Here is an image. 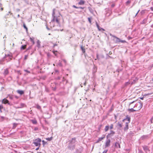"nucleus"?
Listing matches in <instances>:
<instances>
[{"mask_svg": "<svg viewBox=\"0 0 153 153\" xmlns=\"http://www.w3.org/2000/svg\"><path fill=\"white\" fill-rule=\"evenodd\" d=\"M63 61L65 63H66V61L65 59H63Z\"/></svg>", "mask_w": 153, "mask_h": 153, "instance_id": "obj_57", "label": "nucleus"}, {"mask_svg": "<svg viewBox=\"0 0 153 153\" xmlns=\"http://www.w3.org/2000/svg\"><path fill=\"white\" fill-rule=\"evenodd\" d=\"M150 9L152 11H153V7H151L150 8Z\"/></svg>", "mask_w": 153, "mask_h": 153, "instance_id": "obj_62", "label": "nucleus"}, {"mask_svg": "<svg viewBox=\"0 0 153 153\" xmlns=\"http://www.w3.org/2000/svg\"><path fill=\"white\" fill-rule=\"evenodd\" d=\"M7 56H9V58H10V60H11L12 59V58L13 57V56L12 55H10V54H7Z\"/></svg>", "mask_w": 153, "mask_h": 153, "instance_id": "obj_30", "label": "nucleus"}, {"mask_svg": "<svg viewBox=\"0 0 153 153\" xmlns=\"http://www.w3.org/2000/svg\"><path fill=\"white\" fill-rule=\"evenodd\" d=\"M111 140L109 139H107L105 142V148L109 147L110 146Z\"/></svg>", "mask_w": 153, "mask_h": 153, "instance_id": "obj_7", "label": "nucleus"}, {"mask_svg": "<svg viewBox=\"0 0 153 153\" xmlns=\"http://www.w3.org/2000/svg\"><path fill=\"white\" fill-rule=\"evenodd\" d=\"M76 137H74V138H72V139L71 140V141H70V143H71L72 144L74 143H75L76 142Z\"/></svg>", "mask_w": 153, "mask_h": 153, "instance_id": "obj_15", "label": "nucleus"}, {"mask_svg": "<svg viewBox=\"0 0 153 153\" xmlns=\"http://www.w3.org/2000/svg\"><path fill=\"white\" fill-rule=\"evenodd\" d=\"M145 152L146 153H150V151L148 147L144 145L142 146Z\"/></svg>", "mask_w": 153, "mask_h": 153, "instance_id": "obj_5", "label": "nucleus"}, {"mask_svg": "<svg viewBox=\"0 0 153 153\" xmlns=\"http://www.w3.org/2000/svg\"><path fill=\"white\" fill-rule=\"evenodd\" d=\"M17 93L21 95H22L24 93V92L23 91L20 90H17Z\"/></svg>", "mask_w": 153, "mask_h": 153, "instance_id": "obj_16", "label": "nucleus"}, {"mask_svg": "<svg viewBox=\"0 0 153 153\" xmlns=\"http://www.w3.org/2000/svg\"><path fill=\"white\" fill-rule=\"evenodd\" d=\"M2 103L5 104H7L10 105H11L10 104V103L9 102V101L5 98H4L2 100Z\"/></svg>", "mask_w": 153, "mask_h": 153, "instance_id": "obj_8", "label": "nucleus"}, {"mask_svg": "<svg viewBox=\"0 0 153 153\" xmlns=\"http://www.w3.org/2000/svg\"><path fill=\"white\" fill-rule=\"evenodd\" d=\"M28 56V55H25V57H24V60H26L27 59Z\"/></svg>", "mask_w": 153, "mask_h": 153, "instance_id": "obj_39", "label": "nucleus"}, {"mask_svg": "<svg viewBox=\"0 0 153 153\" xmlns=\"http://www.w3.org/2000/svg\"><path fill=\"white\" fill-rule=\"evenodd\" d=\"M53 53H54V54H55V56H56V55H57V51H54L53 52Z\"/></svg>", "mask_w": 153, "mask_h": 153, "instance_id": "obj_53", "label": "nucleus"}, {"mask_svg": "<svg viewBox=\"0 0 153 153\" xmlns=\"http://www.w3.org/2000/svg\"><path fill=\"white\" fill-rule=\"evenodd\" d=\"M42 142L43 143H42L43 145V146H44L45 145V144L46 143V142H45V141L44 140H43L42 141Z\"/></svg>", "mask_w": 153, "mask_h": 153, "instance_id": "obj_46", "label": "nucleus"}, {"mask_svg": "<svg viewBox=\"0 0 153 153\" xmlns=\"http://www.w3.org/2000/svg\"><path fill=\"white\" fill-rule=\"evenodd\" d=\"M26 47V45H22L21 47V50H24L25 49Z\"/></svg>", "mask_w": 153, "mask_h": 153, "instance_id": "obj_23", "label": "nucleus"}, {"mask_svg": "<svg viewBox=\"0 0 153 153\" xmlns=\"http://www.w3.org/2000/svg\"><path fill=\"white\" fill-rule=\"evenodd\" d=\"M97 58L98 59H99L98 55V54H97Z\"/></svg>", "mask_w": 153, "mask_h": 153, "instance_id": "obj_64", "label": "nucleus"}, {"mask_svg": "<svg viewBox=\"0 0 153 153\" xmlns=\"http://www.w3.org/2000/svg\"><path fill=\"white\" fill-rule=\"evenodd\" d=\"M88 9L89 10V11L91 12H92V9H91V8L90 7H88Z\"/></svg>", "mask_w": 153, "mask_h": 153, "instance_id": "obj_43", "label": "nucleus"}, {"mask_svg": "<svg viewBox=\"0 0 153 153\" xmlns=\"http://www.w3.org/2000/svg\"><path fill=\"white\" fill-rule=\"evenodd\" d=\"M9 73L8 70L7 68H6L4 70L3 74L4 76L7 75Z\"/></svg>", "mask_w": 153, "mask_h": 153, "instance_id": "obj_14", "label": "nucleus"}, {"mask_svg": "<svg viewBox=\"0 0 153 153\" xmlns=\"http://www.w3.org/2000/svg\"><path fill=\"white\" fill-rule=\"evenodd\" d=\"M85 1H84L81 0L79 2L78 4L80 5L84 4L85 3Z\"/></svg>", "mask_w": 153, "mask_h": 153, "instance_id": "obj_19", "label": "nucleus"}, {"mask_svg": "<svg viewBox=\"0 0 153 153\" xmlns=\"http://www.w3.org/2000/svg\"><path fill=\"white\" fill-rule=\"evenodd\" d=\"M131 3V1L130 0H128L126 2V5H128V4H129Z\"/></svg>", "mask_w": 153, "mask_h": 153, "instance_id": "obj_38", "label": "nucleus"}, {"mask_svg": "<svg viewBox=\"0 0 153 153\" xmlns=\"http://www.w3.org/2000/svg\"><path fill=\"white\" fill-rule=\"evenodd\" d=\"M101 126H102V125H100V126H99V130H100V128H101Z\"/></svg>", "mask_w": 153, "mask_h": 153, "instance_id": "obj_60", "label": "nucleus"}, {"mask_svg": "<svg viewBox=\"0 0 153 153\" xmlns=\"http://www.w3.org/2000/svg\"><path fill=\"white\" fill-rule=\"evenodd\" d=\"M75 145L71 143H69L68 146V148L70 150H73L75 149Z\"/></svg>", "mask_w": 153, "mask_h": 153, "instance_id": "obj_6", "label": "nucleus"}, {"mask_svg": "<svg viewBox=\"0 0 153 153\" xmlns=\"http://www.w3.org/2000/svg\"><path fill=\"white\" fill-rule=\"evenodd\" d=\"M25 105V104H23V103H22L21 104V106L22 107H23Z\"/></svg>", "mask_w": 153, "mask_h": 153, "instance_id": "obj_59", "label": "nucleus"}, {"mask_svg": "<svg viewBox=\"0 0 153 153\" xmlns=\"http://www.w3.org/2000/svg\"><path fill=\"white\" fill-rule=\"evenodd\" d=\"M88 21H89V23H91V18H88Z\"/></svg>", "mask_w": 153, "mask_h": 153, "instance_id": "obj_49", "label": "nucleus"}, {"mask_svg": "<svg viewBox=\"0 0 153 153\" xmlns=\"http://www.w3.org/2000/svg\"><path fill=\"white\" fill-rule=\"evenodd\" d=\"M108 151L107 150H105L102 153H106Z\"/></svg>", "mask_w": 153, "mask_h": 153, "instance_id": "obj_51", "label": "nucleus"}, {"mask_svg": "<svg viewBox=\"0 0 153 153\" xmlns=\"http://www.w3.org/2000/svg\"><path fill=\"white\" fill-rule=\"evenodd\" d=\"M128 40H130V39H132V38L130 36H128Z\"/></svg>", "mask_w": 153, "mask_h": 153, "instance_id": "obj_56", "label": "nucleus"}, {"mask_svg": "<svg viewBox=\"0 0 153 153\" xmlns=\"http://www.w3.org/2000/svg\"><path fill=\"white\" fill-rule=\"evenodd\" d=\"M34 38L33 37H30V41L32 42V45H33L35 44V42L34 41Z\"/></svg>", "mask_w": 153, "mask_h": 153, "instance_id": "obj_18", "label": "nucleus"}, {"mask_svg": "<svg viewBox=\"0 0 153 153\" xmlns=\"http://www.w3.org/2000/svg\"><path fill=\"white\" fill-rule=\"evenodd\" d=\"M53 138L52 137H48L46 138V139L48 141H50L52 140Z\"/></svg>", "mask_w": 153, "mask_h": 153, "instance_id": "obj_27", "label": "nucleus"}, {"mask_svg": "<svg viewBox=\"0 0 153 153\" xmlns=\"http://www.w3.org/2000/svg\"><path fill=\"white\" fill-rule=\"evenodd\" d=\"M3 108V106L2 105H0V111L1 112V110Z\"/></svg>", "mask_w": 153, "mask_h": 153, "instance_id": "obj_42", "label": "nucleus"}, {"mask_svg": "<svg viewBox=\"0 0 153 153\" xmlns=\"http://www.w3.org/2000/svg\"><path fill=\"white\" fill-rule=\"evenodd\" d=\"M136 100H135V101H134L131 102H130L129 103V107H130L131 105L134 103V102L135 101H136Z\"/></svg>", "mask_w": 153, "mask_h": 153, "instance_id": "obj_33", "label": "nucleus"}, {"mask_svg": "<svg viewBox=\"0 0 153 153\" xmlns=\"http://www.w3.org/2000/svg\"><path fill=\"white\" fill-rule=\"evenodd\" d=\"M55 9H54L53 10V13H52V16H55L54 15H55V13L54 11H55Z\"/></svg>", "mask_w": 153, "mask_h": 153, "instance_id": "obj_32", "label": "nucleus"}, {"mask_svg": "<svg viewBox=\"0 0 153 153\" xmlns=\"http://www.w3.org/2000/svg\"><path fill=\"white\" fill-rule=\"evenodd\" d=\"M56 22L58 23V24H59V20L57 19V18H56Z\"/></svg>", "mask_w": 153, "mask_h": 153, "instance_id": "obj_45", "label": "nucleus"}, {"mask_svg": "<svg viewBox=\"0 0 153 153\" xmlns=\"http://www.w3.org/2000/svg\"><path fill=\"white\" fill-rule=\"evenodd\" d=\"M0 10L2 11L3 10V8L2 7V4L0 3Z\"/></svg>", "mask_w": 153, "mask_h": 153, "instance_id": "obj_37", "label": "nucleus"}, {"mask_svg": "<svg viewBox=\"0 0 153 153\" xmlns=\"http://www.w3.org/2000/svg\"><path fill=\"white\" fill-rule=\"evenodd\" d=\"M24 71L28 73H30V72L29 71H28L27 70H24Z\"/></svg>", "mask_w": 153, "mask_h": 153, "instance_id": "obj_47", "label": "nucleus"}, {"mask_svg": "<svg viewBox=\"0 0 153 153\" xmlns=\"http://www.w3.org/2000/svg\"><path fill=\"white\" fill-rule=\"evenodd\" d=\"M128 111L131 112H134V111H137V110L135 109H134L133 108H131L130 109H128Z\"/></svg>", "mask_w": 153, "mask_h": 153, "instance_id": "obj_21", "label": "nucleus"}, {"mask_svg": "<svg viewBox=\"0 0 153 153\" xmlns=\"http://www.w3.org/2000/svg\"><path fill=\"white\" fill-rule=\"evenodd\" d=\"M32 45H31V46H29L27 49L26 51H27L28 50H30V49L31 48H32Z\"/></svg>", "mask_w": 153, "mask_h": 153, "instance_id": "obj_40", "label": "nucleus"}, {"mask_svg": "<svg viewBox=\"0 0 153 153\" xmlns=\"http://www.w3.org/2000/svg\"><path fill=\"white\" fill-rule=\"evenodd\" d=\"M17 124L16 123H14L13 124V127L14 128H15L16 126H17Z\"/></svg>", "mask_w": 153, "mask_h": 153, "instance_id": "obj_34", "label": "nucleus"}, {"mask_svg": "<svg viewBox=\"0 0 153 153\" xmlns=\"http://www.w3.org/2000/svg\"><path fill=\"white\" fill-rule=\"evenodd\" d=\"M40 42L39 40H38L37 41V46L38 48L40 47Z\"/></svg>", "mask_w": 153, "mask_h": 153, "instance_id": "obj_20", "label": "nucleus"}, {"mask_svg": "<svg viewBox=\"0 0 153 153\" xmlns=\"http://www.w3.org/2000/svg\"><path fill=\"white\" fill-rule=\"evenodd\" d=\"M113 126H114V125H113V124H111L109 127L110 129L111 130L113 128Z\"/></svg>", "mask_w": 153, "mask_h": 153, "instance_id": "obj_29", "label": "nucleus"}, {"mask_svg": "<svg viewBox=\"0 0 153 153\" xmlns=\"http://www.w3.org/2000/svg\"><path fill=\"white\" fill-rule=\"evenodd\" d=\"M140 11V10H138V11H137V13H136V14L135 15V16H136L137 15L138 13Z\"/></svg>", "mask_w": 153, "mask_h": 153, "instance_id": "obj_55", "label": "nucleus"}, {"mask_svg": "<svg viewBox=\"0 0 153 153\" xmlns=\"http://www.w3.org/2000/svg\"><path fill=\"white\" fill-rule=\"evenodd\" d=\"M81 49L82 50V53L84 54V55L85 57L86 56V54L85 53V50L84 48L82 46H81Z\"/></svg>", "mask_w": 153, "mask_h": 153, "instance_id": "obj_17", "label": "nucleus"}, {"mask_svg": "<svg viewBox=\"0 0 153 153\" xmlns=\"http://www.w3.org/2000/svg\"><path fill=\"white\" fill-rule=\"evenodd\" d=\"M31 122L33 124H36L37 123L36 120H32Z\"/></svg>", "mask_w": 153, "mask_h": 153, "instance_id": "obj_28", "label": "nucleus"}, {"mask_svg": "<svg viewBox=\"0 0 153 153\" xmlns=\"http://www.w3.org/2000/svg\"><path fill=\"white\" fill-rule=\"evenodd\" d=\"M105 138V135H103L102 136V137H99L96 143H98L100 141H102V140H103Z\"/></svg>", "mask_w": 153, "mask_h": 153, "instance_id": "obj_10", "label": "nucleus"}, {"mask_svg": "<svg viewBox=\"0 0 153 153\" xmlns=\"http://www.w3.org/2000/svg\"><path fill=\"white\" fill-rule=\"evenodd\" d=\"M53 20H52V21H55V16H53Z\"/></svg>", "mask_w": 153, "mask_h": 153, "instance_id": "obj_58", "label": "nucleus"}, {"mask_svg": "<svg viewBox=\"0 0 153 153\" xmlns=\"http://www.w3.org/2000/svg\"><path fill=\"white\" fill-rule=\"evenodd\" d=\"M139 152L140 153H143V152L141 150H139Z\"/></svg>", "mask_w": 153, "mask_h": 153, "instance_id": "obj_63", "label": "nucleus"}, {"mask_svg": "<svg viewBox=\"0 0 153 153\" xmlns=\"http://www.w3.org/2000/svg\"><path fill=\"white\" fill-rule=\"evenodd\" d=\"M117 125L119 126V128H121L122 127V125L120 123H118L117 124Z\"/></svg>", "mask_w": 153, "mask_h": 153, "instance_id": "obj_31", "label": "nucleus"}, {"mask_svg": "<svg viewBox=\"0 0 153 153\" xmlns=\"http://www.w3.org/2000/svg\"><path fill=\"white\" fill-rule=\"evenodd\" d=\"M36 108L38 109H41V106L39 105H37Z\"/></svg>", "mask_w": 153, "mask_h": 153, "instance_id": "obj_36", "label": "nucleus"}, {"mask_svg": "<svg viewBox=\"0 0 153 153\" xmlns=\"http://www.w3.org/2000/svg\"><path fill=\"white\" fill-rule=\"evenodd\" d=\"M96 25L97 26V28H99L100 26H99V25L97 23V22H96Z\"/></svg>", "mask_w": 153, "mask_h": 153, "instance_id": "obj_48", "label": "nucleus"}, {"mask_svg": "<svg viewBox=\"0 0 153 153\" xmlns=\"http://www.w3.org/2000/svg\"><path fill=\"white\" fill-rule=\"evenodd\" d=\"M109 128V126L108 125L106 126L105 127V132L108 131V130Z\"/></svg>", "mask_w": 153, "mask_h": 153, "instance_id": "obj_22", "label": "nucleus"}, {"mask_svg": "<svg viewBox=\"0 0 153 153\" xmlns=\"http://www.w3.org/2000/svg\"><path fill=\"white\" fill-rule=\"evenodd\" d=\"M130 84V83L129 82H126L125 83V85L126 86H127L128 85V84Z\"/></svg>", "mask_w": 153, "mask_h": 153, "instance_id": "obj_44", "label": "nucleus"}, {"mask_svg": "<svg viewBox=\"0 0 153 153\" xmlns=\"http://www.w3.org/2000/svg\"><path fill=\"white\" fill-rule=\"evenodd\" d=\"M145 10H142L140 13L141 14V15H143L145 13Z\"/></svg>", "mask_w": 153, "mask_h": 153, "instance_id": "obj_26", "label": "nucleus"}, {"mask_svg": "<svg viewBox=\"0 0 153 153\" xmlns=\"http://www.w3.org/2000/svg\"><path fill=\"white\" fill-rule=\"evenodd\" d=\"M143 106V103L140 100V101L137 102L133 107V108H135L137 111L140 110Z\"/></svg>", "mask_w": 153, "mask_h": 153, "instance_id": "obj_2", "label": "nucleus"}, {"mask_svg": "<svg viewBox=\"0 0 153 153\" xmlns=\"http://www.w3.org/2000/svg\"><path fill=\"white\" fill-rule=\"evenodd\" d=\"M147 22V19H144L142 22V24H145Z\"/></svg>", "mask_w": 153, "mask_h": 153, "instance_id": "obj_24", "label": "nucleus"}, {"mask_svg": "<svg viewBox=\"0 0 153 153\" xmlns=\"http://www.w3.org/2000/svg\"><path fill=\"white\" fill-rule=\"evenodd\" d=\"M115 134V132L112 131L111 130L110 133H108L106 136V138L107 139L108 138H110L113 137Z\"/></svg>", "mask_w": 153, "mask_h": 153, "instance_id": "obj_4", "label": "nucleus"}, {"mask_svg": "<svg viewBox=\"0 0 153 153\" xmlns=\"http://www.w3.org/2000/svg\"><path fill=\"white\" fill-rule=\"evenodd\" d=\"M23 26L24 28L26 30V31H27L28 29L27 28V27L26 26L25 24V23H24L23 24Z\"/></svg>", "mask_w": 153, "mask_h": 153, "instance_id": "obj_25", "label": "nucleus"}, {"mask_svg": "<svg viewBox=\"0 0 153 153\" xmlns=\"http://www.w3.org/2000/svg\"><path fill=\"white\" fill-rule=\"evenodd\" d=\"M78 8H79V9H84V7H78Z\"/></svg>", "mask_w": 153, "mask_h": 153, "instance_id": "obj_54", "label": "nucleus"}, {"mask_svg": "<svg viewBox=\"0 0 153 153\" xmlns=\"http://www.w3.org/2000/svg\"><path fill=\"white\" fill-rule=\"evenodd\" d=\"M114 6H115V5H114V4H112L111 5V7H114Z\"/></svg>", "mask_w": 153, "mask_h": 153, "instance_id": "obj_61", "label": "nucleus"}, {"mask_svg": "<svg viewBox=\"0 0 153 153\" xmlns=\"http://www.w3.org/2000/svg\"><path fill=\"white\" fill-rule=\"evenodd\" d=\"M114 146L115 147L117 148H120V144L117 142H116L115 143Z\"/></svg>", "mask_w": 153, "mask_h": 153, "instance_id": "obj_13", "label": "nucleus"}, {"mask_svg": "<svg viewBox=\"0 0 153 153\" xmlns=\"http://www.w3.org/2000/svg\"><path fill=\"white\" fill-rule=\"evenodd\" d=\"M149 137V135H143L141 137V139L142 140H143L146 139H148Z\"/></svg>", "mask_w": 153, "mask_h": 153, "instance_id": "obj_11", "label": "nucleus"}, {"mask_svg": "<svg viewBox=\"0 0 153 153\" xmlns=\"http://www.w3.org/2000/svg\"><path fill=\"white\" fill-rule=\"evenodd\" d=\"M151 122L152 123H153V116L151 118Z\"/></svg>", "mask_w": 153, "mask_h": 153, "instance_id": "obj_50", "label": "nucleus"}, {"mask_svg": "<svg viewBox=\"0 0 153 153\" xmlns=\"http://www.w3.org/2000/svg\"><path fill=\"white\" fill-rule=\"evenodd\" d=\"M58 65L60 66H62V63L60 62H59L58 64Z\"/></svg>", "mask_w": 153, "mask_h": 153, "instance_id": "obj_41", "label": "nucleus"}, {"mask_svg": "<svg viewBox=\"0 0 153 153\" xmlns=\"http://www.w3.org/2000/svg\"><path fill=\"white\" fill-rule=\"evenodd\" d=\"M41 140L39 138H37L33 140L34 142L33 143L36 146L39 147L41 145L40 142H41Z\"/></svg>", "mask_w": 153, "mask_h": 153, "instance_id": "obj_3", "label": "nucleus"}, {"mask_svg": "<svg viewBox=\"0 0 153 153\" xmlns=\"http://www.w3.org/2000/svg\"><path fill=\"white\" fill-rule=\"evenodd\" d=\"M73 7L74 8H76V9H78V7H77L76 6L74 5L73 6Z\"/></svg>", "mask_w": 153, "mask_h": 153, "instance_id": "obj_52", "label": "nucleus"}, {"mask_svg": "<svg viewBox=\"0 0 153 153\" xmlns=\"http://www.w3.org/2000/svg\"><path fill=\"white\" fill-rule=\"evenodd\" d=\"M128 123H126V126L124 128V131H126L128 129Z\"/></svg>", "mask_w": 153, "mask_h": 153, "instance_id": "obj_12", "label": "nucleus"}, {"mask_svg": "<svg viewBox=\"0 0 153 153\" xmlns=\"http://www.w3.org/2000/svg\"><path fill=\"white\" fill-rule=\"evenodd\" d=\"M110 36L112 37H114L115 39H113V40L116 43H118L119 42H121L122 43H124L126 42V41L124 40H122L116 36L112 35L111 34H110Z\"/></svg>", "mask_w": 153, "mask_h": 153, "instance_id": "obj_1", "label": "nucleus"}, {"mask_svg": "<svg viewBox=\"0 0 153 153\" xmlns=\"http://www.w3.org/2000/svg\"><path fill=\"white\" fill-rule=\"evenodd\" d=\"M130 117H129L128 115H126V118L123 120V122H124L126 120H127L128 121V122H127L126 123H129L130 121Z\"/></svg>", "mask_w": 153, "mask_h": 153, "instance_id": "obj_9", "label": "nucleus"}, {"mask_svg": "<svg viewBox=\"0 0 153 153\" xmlns=\"http://www.w3.org/2000/svg\"><path fill=\"white\" fill-rule=\"evenodd\" d=\"M98 29L99 31H101V30H103V31H104L105 30L103 29L100 27V26H99V28H98Z\"/></svg>", "mask_w": 153, "mask_h": 153, "instance_id": "obj_35", "label": "nucleus"}]
</instances>
